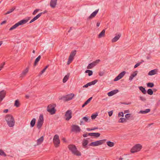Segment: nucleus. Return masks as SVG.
Segmentation results:
<instances>
[{
    "label": "nucleus",
    "instance_id": "52",
    "mask_svg": "<svg viewBox=\"0 0 160 160\" xmlns=\"http://www.w3.org/2000/svg\"><path fill=\"white\" fill-rule=\"evenodd\" d=\"M141 63H142V62H139V63H137L134 66V68H136L137 67H138V66H139L140 65V64H141Z\"/></svg>",
    "mask_w": 160,
    "mask_h": 160
},
{
    "label": "nucleus",
    "instance_id": "19",
    "mask_svg": "<svg viewBox=\"0 0 160 160\" xmlns=\"http://www.w3.org/2000/svg\"><path fill=\"white\" fill-rule=\"evenodd\" d=\"M28 21V20H25L23 19L19 21L17 23L18 24V26L19 25H21L26 23Z\"/></svg>",
    "mask_w": 160,
    "mask_h": 160
},
{
    "label": "nucleus",
    "instance_id": "20",
    "mask_svg": "<svg viewBox=\"0 0 160 160\" xmlns=\"http://www.w3.org/2000/svg\"><path fill=\"white\" fill-rule=\"evenodd\" d=\"M44 140L43 136H42L40 138L38 139L37 140V144L39 145L41 144L43 142Z\"/></svg>",
    "mask_w": 160,
    "mask_h": 160
},
{
    "label": "nucleus",
    "instance_id": "57",
    "mask_svg": "<svg viewBox=\"0 0 160 160\" xmlns=\"http://www.w3.org/2000/svg\"><path fill=\"white\" fill-rule=\"evenodd\" d=\"M104 72H100L99 73V76H102L103 75Z\"/></svg>",
    "mask_w": 160,
    "mask_h": 160
},
{
    "label": "nucleus",
    "instance_id": "9",
    "mask_svg": "<svg viewBox=\"0 0 160 160\" xmlns=\"http://www.w3.org/2000/svg\"><path fill=\"white\" fill-rule=\"evenodd\" d=\"M100 59H98L95 61L93 62H92L89 64L87 67V69H92L93 67L95 66L100 62Z\"/></svg>",
    "mask_w": 160,
    "mask_h": 160
},
{
    "label": "nucleus",
    "instance_id": "6",
    "mask_svg": "<svg viewBox=\"0 0 160 160\" xmlns=\"http://www.w3.org/2000/svg\"><path fill=\"white\" fill-rule=\"evenodd\" d=\"M74 96V94L72 93L62 97L61 99L64 101H68L72 100Z\"/></svg>",
    "mask_w": 160,
    "mask_h": 160
},
{
    "label": "nucleus",
    "instance_id": "10",
    "mask_svg": "<svg viewBox=\"0 0 160 160\" xmlns=\"http://www.w3.org/2000/svg\"><path fill=\"white\" fill-rule=\"evenodd\" d=\"M72 111L71 110H68L65 113V116L66 117L65 119L67 121L69 120L72 117Z\"/></svg>",
    "mask_w": 160,
    "mask_h": 160
},
{
    "label": "nucleus",
    "instance_id": "1",
    "mask_svg": "<svg viewBox=\"0 0 160 160\" xmlns=\"http://www.w3.org/2000/svg\"><path fill=\"white\" fill-rule=\"evenodd\" d=\"M5 120L8 125L10 127H12L14 125V119L12 115L8 114L5 117Z\"/></svg>",
    "mask_w": 160,
    "mask_h": 160
},
{
    "label": "nucleus",
    "instance_id": "4",
    "mask_svg": "<svg viewBox=\"0 0 160 160\" xmlns=\"http://www.w3.org/2000/svg\"><path fill=\"white\" fill-rule=\"evenodd\" d=\"M43 117L42 114H40L37 124V127L40 129L42 126L43 123Z\"/></svg>",
    "mask_w": 160,
    "mask_h": 160
},
{
    "label": "nucleus",
    "instance_id": "25",
    "mask_svg": "<svg viewBox=\"0 0 160 160\" xmlns=\"http://www.w3.org/2000/svg\"><path fill=\"white\" fill-rule=\"evenodd\" d=\"M92 97H91L88 98L82 105V107L84 108L85 106L88 104L90 102V101L92 99Z\"/></svg>",
    "mask_w": 160,
    "mask_h": 160
},
{
    "label": "nucleus",
    "instance_id": "42",
    "mask_svg": "<svg viewBox=\"0 0 160 160\" xmlns=\"http://www.w3.org/2000/svg\"><path fill=\"white\" fill-rule=\"evenodd\" d=\"M147 86L148 87L152 88L154 86V84L153 83L149 82L147 83Z\"/></svg>",
    "mask_w": 160,
    "mask_h": 160
},
{
    "label": "nucleus",
    "instance_id": "7",
    "mask_svg": "<svg viewBox=\"0 0 160 160\" xmlns=\"http://www.w3.org/2000/svg\"><path fill=\"white\" fill-rule=\"evenodd\" d=\"M142 148V146L140 144H137L136 145L131 149V152L134 153L139 151Z\"/></svg>",
    "mask_w": 160,
    "mask_h": 160
},
{
    "label": "nucleus",
    "instance_id": "50",
    "mask_svg": "<svg viewBox=\"0 0 160 160\" xmlns=\"http://www.w3.org/2000/svg\"><path fill=\"white\" fill-rule=\"evenodd\" d=\"M118 116L119 117L124 116V113L122 112H120L118 113Z\"/></svg>",
    "mask_w": 160,
    "mask_h": 160
},
{
    "label": "nucleus",
    "instance_id": "59",
    "mask_svg": "<svg viewBox=\"0 0 160 160\" xmlns=\"http://www.w3.org/2000/svg\"><path fill=\"white\" fill-rule=\"evenodd\" d=\"M86 129L88 131L93 130V129H92V128L90 129V128H87Z\"/></svg>",
    "mask_w": 160,
    "mask_h": 160
},
{
    "label": "nucleus",
    "instance_id": "13",
    "mask_svg": "<svg viewBox=\"0 0 160 160\" xmlns=\"http://www.w3.org/2000/svg\"><path fill=\"white\" fill-rule=\"evenodd\" d=\"M58 0H51L50 5V7L54 8L56 7Z\"/></svg>",
    "mask_w": 160,
    "mask_h": 160
},
{
    "label": "nucleus",
    "instance_id": "41",
    "mask_svg": "<svg viewBox=\"0 0 160 160\" xmlns=\"http://www.w3.org/2000/svg\"><path fill=\"white\" fill-rule=\"evenodd\" d=\"M148 93L150 95H152L153 93V91L151 89H148L147 91Z\"/></svg>",
    "mask_w": 160,
    "mask_h": 160
},
{
    "label": "nucleus",
    "instance_id": "45",
    "mask_svg": "<svg viewBox=\"0 0 160 160\" xmlns=\"http://www.w3.org/2000/svg\"><path fill=\"white\" fill-rule=\"evenodd\" d=\"M98 116V114L97 113H96V114H92L91 116V118L92 119H95L96 117H97V116Z\"/></svg>",
    "mask_w": 160,
    "mask_h": 160
},
{
    "label": "nucleus",
    "instance_id": "17",
    "mask_svg": "<svg viewBox=\"0 0 160 160\" xmlns=\"http://www.w3.org/2000/svg\"><path fill=\"white\" fill-rule=\"evenodd\" d=\"M121 36V34H119L118 35H116L113 38L112 40V42H117L120 38Z\"/></svg>",
    "mask_w": 160,
    "mask_h": 160
},
{
    "label": "nucleus",
    "instance_id": "55",
    "mask_svg": "<svg viewBox=\"0 0 160 160\" xmlns=\"http://www.w3.org/2000/svg\"><path fill=\"white\" fill-rule=\"evenodd\" d=\"M5 64V62H4L2 64L1 66H0V71L1 70V69L3 68V66Z\"/></svg>",
    "mask_w": 160,
    "mask_h": 160
},
{
    "label": "nucleus",
    "instance_id": "35",
    "mask_svg": "<svg viewBox=\"0 0 160 160\" xmlns=\"http://www.w3.org/2000/svg\"><path fill=\"white\" fill-rule=\"evenodd\" d=\"M107 145L110 147H113L114 145V143L113 142L108 141L107 142Z\"/></svg>",
    "mask_w": 160,
    "mask_h": 160
},
{
    "label": "nucleus",
    "instance_id": "39",
    "mask_svg": "<svg viewBox=\"0 0 160 160\" xmlns=\"http://www.w3.org/2000/svg\"><path fill=\"white\" fill-rule=\"evenodd\" d=\"M126 119L123 118H120L118 121L119 122H126Z\"/></svg>",
    "mask_w": 160,
    "mask_h": 160
},
{
    "label": "nucleus",
    "instance_id": "44",
    "mask_svg": "<svg viewBox=\"0 0 160 160\" xmlns=\"http://www.w3.org/2000/svg\"><path fill=\"white\" fill-rule=\"evenodd\" d=\"M97 82V80H94V81H93L91 82H89V84H90V85L91 86L92 85H94Z\"/></svg>",
    "mask_w": 160,
    "mask_h": 160
},
{
    "label": "nucleus",
    "instance_id": "36",
    "mask_svg": "<svg viewBox=\"0 0 160 160\" xmlns=\"http://www.w3.org/2000/svg\"><path fill=\"white\" fill-rule=\"evenodd\" d=\"M85 72L86 73H88V75L89 76H91L92 75L93 73V72L92 70H87Z\"/></svg>",
    "mask_w": 160,
    "mask_h": 160
},
{
    "label": "nucleus",
    "instance_id": "40",
    "mask_svg": "<svg viewBox=\"0 0 160 160\" xmlns=\"http://www.w3.org/2000/svg\"><path fill=\"white\" fill-rule=\"evenodd\" d=\"M14 106H16L17 107H19V101L18 100H15L14 103Z\"/></svg>",
    "mask_w": 160,
    "mask_h": 160
},
{
    "label": "nucleus",
    "instance_id": "49",
    "mask_svg": "<svg viewBox=\"0 0 160 160\" xmlns=\"http://www.w3.org/2000/svg\"><path fill=\"white\" fill-rule=\"evenodd\" d=\"M131 114L128 113L125 115V117L127 119H128L131 116Z\"/></svg>",
    "mask_w": 160,
    "mask_h": 160
},
{
    "label": "nucleus",
    "instance_id": "15",
    "mask_svg": "<svg viewBox=\"0 0 160 160\" xmlns=\"http://www.w3.org/2000/svg\"><path fill=\"white\" fill-rule=\"evenodd\" d=\"M118 92V89L114 90L108 92L107 94L108 96L111 97L117 93Z\"/></svg>",
    "mask_w": 160,
    "mask_h": 160
},
{
    "label": "nucleus",
    "instance_id": "60",
    "mask_svg": "<svg viewBox=\"0 0 160 160\" xmlns=\"http://www.w3.org/2000/svg\"><path fill=\"white\" fill-rule=\"evenodd\" d=\"M6 22V20L4 21L1 23V25H3V24L5 23Z\"/></svg>",
    "mask_w": 160,
    "mask_h": 160
},
{
    "label": "nucleus",
    "instance_id": "34",
    "mask_svg": "<svg viewBox=\"0 0 160 160\" xmlns=\"http://www.w3.org/2000/svg\"><path fill=\"white\" fill-rule=\"evenodd\" d=\"M18 26V23H16L14 25H13L12 27L9 29V31H12L15 29Z\"/></svg>",
    "mask_w": 160,
    "mask_h": 160
},
{
    "label": "nucleus",
    "instance_id": "56",
    "mask_svg": "<svg viewBox=\"0 0 160 160\" xmlns=\"http://www.w3.org/2000/svg\"><path fill=\"white\" fill-rule=\"evenodd\" d=\"M47 12V11L46 10H45L43 12H41L38 14H40V16L42 15V14H44L45 13H46Z\"/></svg>",
    "mask_w": 160,
    "mask_h": 160
},
{
    "label": "nucleus",
    "instance_id": "14",
    "mask_svg": "<svg viewBox=\"0 0 160 160\" xmlns=\"http://www.w3.org/2000/svg\"><path fill=\"white\" fill-rule=\"evenodd\" d=\"M98 11L99 9L96 10L90 15V16L88 17V19H90L94 17L97 14Z\"/></svg>",
    "mask_w": 160,
    "mask_h": 160
},
{
    "label": "nucleus",
    "instance_id": "5",
    "mask_svg": "<svg viewBox=\"0 0 160 160\" xmlns=\"http://www.w3.org/2000/svg\"><path fill=\"white\" fill-rule=\"evenodd\" d=\"M106 141L105 139H103L99 141H97L91 143L89 145L90 146H96L101 145L104 143Z\"/></svg>",
    "mask_w": 160,
    "mask_h": 160
},
{
    "label": "nucleus",
    "instance_id": "33",
    "mask_svg": "<svg viewBox=\"0 0 160 160\" xmlns=\"http://www.w3.org/2000/svg\"><path fill=\"white\" fill-rule=\"evenodd\" d=\"M36 120L35 118H33L31 120L30 123V126L31 127H33L35 124Z\"/></svg>",
    "mask_w": 160,
    "mask_h": 160
},
{
    "label": "nucleus",
    "instance_id": "61",
    "mask_svg": "<svg viewBox=\"0 0 160 160\" xmlns=\"http://www.w3.org/2000/svg\"><path fill=\"white\" fill-rule=\"evenodd\" d=\"M62 140L63 141V142H67V141H66L65 138H62Z\"/></svg>",
    "mask_w": 160,
    "mask_h": 160
},
{
    "label": "nucleus",
    "instance_id": "51",
    "mask_svg": "<svg viewBox=\"0 0 160 160\" xmlns=\"http://www.w3.org/2000/svg\"><path fill=\"white\" fill-rule=\"evenodd\" d=\"M90 84H89V82L87 83L86 85H85L83 86V88H88L89 86H90Z\"/></svg>",
    "mask_w": 160,
    "mask_h": 160
},
{
    "label": "nucleus",
    "instance_id": "22",
    "mask_svg": "<svg viewBox=\"0 0 160 160\" xmlns=\"http://www.w3.org/2000/svg\"><path fill=\"white\" fill-rule=\"evenodd\" d=\"M29 68L28 67L25 70L23 71L22 74H21V77H23L26 75L28 71Z\"/></svg>",
    "mask_w": 160,
    "mask_h": 160
},
{
    "label": "nucleus",
    "instance_id": "32",
    "mask_svg": "<svg viewBox=\"0 0 160 160\" xmlns=\"http://www.w3.org/2000/svg\"><path fill=\"white\" fill-rule=\"evenodd\" d=\"M139 88L140 90L144 94H146L147 93V91L145 90V88H143L142 86L139 87Z\"/></svg>",
    "mask_w": 160,
    "mask_h": 160
},
{
    "label": "nucleus",
    "instance_id": "12",
    "mask_svg": "<svg viewBox=\"0 0 160 160\" xmlns=\"http://www.w3.org/2000/svg\"><path fill=\"white\" fill-rule=\"evenodd\" d=\"M6 92L4 90H2L0 92V102H1L5 98Z\"/></svg>",
    "mask_w": 160,
    "mask_h": 160
},
{
    "label": "nucleus",
    "instance_id": "18",
    "mask_svg": "<svg viewBox=\"0 0 160 160\" xmlns=\"http://www.w3.org/2000/svg\"><path fill=\"white\" fill-rule=\"evenodd\" d=\"M88 135L97 138L100 136V134L99 133L96 132L89 133H88Z\"/></svg>",
    "mask_w": 160,
    "mask_h": 160
},
{
    "label": "nucleus",
    "instance_id": "2",
    "mask_svg": "<svg viewBox=\"0 0 160 160\" xmlns=\"http://www.w3.org/2000/svg\"><path fill=\"white\" fill-rule=\"evenodd\" d=\"M68 148L69 150L73 154L77 156H81V152L78 150L76 146L74 145H69Z\"/></svg>",
    "mask_w": 160,
    "mask_h": 160
},
{
    "label": "nucleus",
    "instance_id": "58",
    "mask_svg": "<svg viewBox=\"0 0 160 160\" xmlns=\"http://www.w3.org/2000/svg\"><path fill=\"white\" fill-rule=\"evenodd\" d=\"M72 61H70L69 60V58H68V61L67 62V64L69 65L70 64V63Z\"/></svg>",
    "mask_w": 160,
    "mask_h": 160
},
{
    "label": "nucleus",
    "instance_id": "27",
    "mask_svg": "<svg viewBox=\"0 0 160 160\" xmlns=\"http://www.w3.org/2000/svg\"><path fill=\"white\" fill-rule=\"evenodd\" d=\"M40 17V15L38 14L32 19L30 22L29 23H31L38 19Z\"/></svg>",
    "mask_w": 160,
    "mask_h": 160
},
{
    "label": "nucleus",
    "instance_id": "63",
    "mask_svg": "<svg viewBox=\"0 0 160 160\" xmlns=\"http://www.w3.org/2000/svg\"><path fill=\"white\" fill-rule=\"evenodd\" d=\"M8 111V109H5L4 111H3V112L4 113H7Z\"/></svg>",
    "mask_w": 160,
    "mask_h": 160
},
{
    "label": "nucleus",
    "instance_id": "3",
    "mask_svg": "<svg viewBox=\"0 0 160 160\" xmlns=\"http://www.w3.org/2000/svg\"><path fill=\"white\" fill-rule=\"evenodd\" d=\"M56 106V105L55 104L49 105L47 108V111L51 114H55L56 112V110L55 108Z\"/></svg>",
    "mask_w": 160,
    "mask_h": 160
},
{
    "label": "nucleus",
    "instance_id": "31",
    "mask_svg": "<svg viewBox=\"0 0 160 160\" xmlns=\"http://www.w3.org/2000/svg\"><path fill=\"white\" fill-rule=\"evenodd\" d=\"M41 58V56L40 55L39 56L35 59L34 63V66H36Z\"/></svg>",
    "mask_w": 160,
    "mask_h": 160
},
{
    "label": "nucleus",
    "instance_id": "64",
    "mask_svg": "<svg viewBox=\"0 0 160 160\" xmlns=\"http://www.w3.org/2000/svg\"><path fill=\"white\" fill-rule=\"evenodd\" d=\"M82 124H84V123L83 121L81 120L80 121V125H82Z\"/></svg>",
    "mask_w": 160,
    "mask_h": 160
},
{
    "label": "nucleus",
    "instance_id": "46",
    "mask_svg": "<svg viewBox=\"0 0 160 160\" xmlns=\"http://www.w3.org/2000/svg\"><path fill=\"white\" fill-rule=\"evenodd\" d=\"M139 98L143 102H145L146 101V99L142 96H139Z\"/></svg>",
    "mask_w": 160,
    "mask_h": 160
},
{
    "label": "nucleus",
    "instance_id": "11",
    "mask_svg": "<svg viewBox=\"0 0 160 160\" xmlns=\"http://www.w3.org/2000/svg\"><path fill=\"white\" fill-rule=\"evenodd\" d=\"M126 73L125 71H123L120 73L119 75L117 76L114 79V81H116L122 78Z\"/></svg>",
    "mask_w": 160,
    "mask_h": 160
},
{
    "label": "nucleus",
    "instance_id": "37",
    "mask_svg": "<svg viewBox=\"0 0 160 160\" xmlns=\"http://www.w3.org/2000/svg\"><path fill=\"white\" fill-rule=\"evenodd\" d=\"M82 119L85 122H88L89 121V118L88 117H83L82 118Z\"/></svg>",
    "mask_w": 160,
    "mask_h": 160
},
{
    "label": "nucleus",
    "instance_id": "16",
    "mask_svg": "<svg viewBox=\"0 0 160 160\" xmlns=\"http://www.w3.org/2000/svg\"><path fill=\"white\" fill-rule=\"evenodd\" d=\"M76 54V51L75 50L72 52L69 56V60L70 61H72L75 55Z\"/></svg>",
    "mask_w": 160,
    "mask_h": 160
},
{
    "label": "nucleus",
    "instance_id": "28",
    "mask_svg": "<svg viewBox=\"0 0 160 160\" xmlns=\"http://www.w3.org/2000/svg\"><path fill=\"white\" fill-rule=\"evenodd\" d=\"M156 72H157V70H156V69H153V70H152L149 72L148 73V75H150V76L155 75L156 74V73H157Z\"/></svg>",
    "mask_w": 160,
    "mask_h": 160
},
{
    "label": "nucleus",
    "instance_id": "38",
    "mask_svg": "<svg viewBox=\"0 0 160 160\" xmlns=\"http://www.w3.org/2000/svg\"><path fill=\"white\" fill-rule=\"evenodd\" d=\"M15 9V8L13 7L12 8V9L10 10H9L5 14V15H7L8 14H9L12 12Z\"/></svg>",
    "mask_w": 160,
    "mask_h": 160
},
{
    "label": "nucleus",
    "instance_id": "26",
    "mask_svg": "<svg viewBox=\"0 0 160 160\" xmlns=\"http://www.w3.org/2000/svg\"><path fill=\"white\" fill-rule=\"evenodd\" d=\"M53 143L56 148L58 147L60 143V141L59 140H53Z\"/></svg>",
    "mask_w": 160,
    "mask_h": 160
},
{
    "label": "nucleus",
    "instance_id": "47",
    "mask_svg": "<svg viewBox=\"0 0 160 160\" xmlns=\"http://www.w3.org/2000/svg\"><path fill=\"white\" fill-rule=\"evenodd\" d=\"M59 140V136L57 134L55 135L53 138V140Z\"/></svg>",
    "mask_w": 160,
    "mask_h": 160
},
{
    "label": "nucleus",
    "instance_id": "48",
    "mask_svg": "<svg viewBox=\"0 0 160 160\" xmlns=\"http://www.w3.org/2000/svg\"><path fill=\"white\" fill-rule=\"evenodd\" d=\"M39 10H40V9H36L33 12L32 14L33 15H35Z\"/></svg>",
    "mask_w": 160,
    "mask_h": 160
},
{
    "label": "nucleus",
    "instance_id": "54",
    "mask_svg": "<svg viewBox=\"0 0 160 160\" xmlns=\"http://www.w3.org/2000/svg\"><path fill=\"white\" fill-rule=\"evenodd\" d=\"M108 115L110 117V116H112V113H113L112 111L109 112H108Z\"/></svg>",
    "mask_w": 160,
    "mask_h": 160
},
{
    "label": "nucleus",
    "instance_id": "29",
    "mask_svg": "<svg viewBox=\"0 0 160 160\" xmlns=\"http://www.w3.org/2000/svg\"><path fill=\"white\" fill-rule=\"evenodd\" d=\"M150 111V109H147L145 110H141L139 112V113L142 114H146L149 112Z\"/></svg>",
    "mask_w": 160,
    "mask_h": 160
},
{
    "label": "nucleus",
    "instance_id": "30",
    "mask_svg": "<svg viewBox=\"0 0 160 160\" xmlns=\"http://www.w3.org/2000/svg\"><path fill=\"white\" fill-rule=\"evenodd\" d=\"M105 29L103 30L98 35V38H100L104 37L105 36Z\"/></svg>",
    "mask_w": 160,
    "mask_h": 160
},
{
    "label": "nucleus",
    "instance_id": "21",
    "mask_svg": "<svg viewBox=\"0 0 160 160\" xmlns=\"http://www.w3.org/2000/svg\"><path fill=\"white\" fill-rule=\"evenodd\" d=\"M137 71H135L133 72V73L131 75L129 78V80L130 81H132L133 79V78L137 75Z\"/></svg>",
    "mask_w": 160,
    "mask_h": 160
},
{
    "label": "nucleus",
    "instance_id": "23",
    "mask_svg": "<svg viewBox=\"0 0 160 160\" xmlns=\"http://www.w3.org/2000/svg\"><path fill=\"white\" fill-rule=\"evenodd\" d=\"M88 140L84 139H83L82 142V145L83 146V147L84 148H85L87 147V145H88Z\"/></svg>",
    "mask_w": 160,
    "mask_h": 160
},
{
    "label": "nucleus",
    "instance_id": "43",
    "mask_svg": "<svg viewBox=\"0 0 160 160\" xmlns=\"http://www.w3.org/2000/svg\"><path fill=\"white\" fill-rule=\"evenodd\" d=\"M0 155L1 156H3L5 157L6 156L5 152L1 149H0Z\"/></svg>",
    "mask_w": 160,
    "mask_h": 160
},
{
    "label": "nucleus",
    "instance_id": "8",
    "mask_svg": "<svg viewBox=\"0 0 160 160\" xmlns=\"http://www.w3.org/2000/svg\"><path fill=\"white\" fill-rule=\"evenodd\" d=\"M81 129L80 127L77 125H72V126L71 131L75 132L76 133L79 132H80Z\"/></svg>",
    "mask_w": 160,
    "mask_h": 160
},
{
    "label": "nucleus",
    "instance_id": "62",
    "mask_svg": "<svg viewBox=\"0 0 160 160\" xmlns=\"http://www.w3.org/2000/svg\"><path fill=\"white\" fill-rule=\"evenodd\" d=\"M88 134L87 133H86V134H83V136L84 137H87V136H88Z\"/></svg>",
    "mask_w": 160,
    "mask_h": 160
},
{
    "label": "nucleus",
    "instance_id": "24",
    "mask_svg": "<svg viewBox=\"0 0 160 160\" xmlns=\"http://www.w3.org/2000/svg\"><path fill=\"white\" fill-rule=\"evenodd\" d=\"M69 76L70 74L68 73L67 75L64 76L62 80V82L63 83H65L67 82V81L68 79Z\"/></svg>",
    "mask_w": 160,
    "mask_h": 160
},
{
    "label": "nucleus",
    "instance_id": "53",
    "mask_svg": "<svg viewBox=\"0 0 160 160\" xmlns=\"http://www.w3.org/2000/svg\"><path fill=\"white\" fill-rule=\"evenodd\" d=\"M46 71V70L44 68L41 72L39 74V76H41L42 74H43Z\"/></svg>",
    "mask_w": 160,
    "mask_h": 160
}]
</instances>
